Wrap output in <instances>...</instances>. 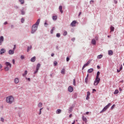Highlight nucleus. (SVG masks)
Instances as JSON below:
<instances>
[{
	"instance_id": "nucleus-1",
	"label": "nucleus",
	"mask_w": 124,
	"mask_h": 124,
	"mask_svg": "<svg viewBox=\"0 0 124 124\" xmlns=\"http://www.w3.org/2000/svg\"><path fill=\"white\" fill-rule=\"evenodd\" d=\"M39 23H40V18H39L37 20L36 22L32 26L31 33L33 34L34 33V32H35V31H37V29L38 28Z\"/></svg>"
},
{
	"instance_id": "nucleus-2",
	"label": "nucleus",
	"mask_w": 124,
	"mask_h": 124,
	"mask_svg": "<svg viewBox=\"0 0 124 124\" xmlns=\"http://www.w3.org/2000/svg\"><path fill=\"white\" fill-rule=\"evenodd\" d=\"M14 97L12 96H9L6 98V101L9 104H12L14 102Z\"/></svg>"
},
{
	"instance_id": "nucleus-3",
	"label": "nucleus",
	"mask_w": 124,
	"mask_h": 124,
	"mask_svg": "<svg viewBox=\"0 0 124 124\" xmlns=\"http://www.w3.org/2000/svg\"><path fill=\"white\" fill-rule=\"evenodd\" d=\"M5 64L6 65V66L4 67L5 71H9V69L11 68L12 65L11 64V63H10V62H5Z\"/></svg>"
},
{
	"instance_id": "nucleus-4",
	"label": "nucleus",
	"mask_w": 124,
	"mask_h": 124,
	"mask_svg": "<svg viewBox=\"0 0 124 124\" xmlns=\"http://www.w3.org/2000/svg\"><path fill=\"white\" fill-rule=\"evenodd\" d=\"M111 105V103H108L107 106H106L103 108V109L100 112V114H101L102 113H103V112H105V111H106L107 109H108V108H109L110 107V106Z\"/></svg>"
},
{
	"instance_id": "nucleus-5",
	"label": "nucleus",
	"mask_w": 124,
	"mask_h": 124,
	"mask_svg": "<svg viewBox=\"0 0 124 124\" xmlns=\"http://www.w3.org/2000/svg\"><path fill=\"white\" fill-rule=\"evenodd\" d=\"M40 66H41V64L39 63H38L36 65V69H35V71L34 72V74H36V73L38 72V71L39 70V68H40Z\"/></svg>"
},
{
	"instance_id": "nucleus-6",
	"label": "nucleus",
	"mask_w": 124,
	"mask_h": 124,
	"mask_svg": "<svg viewBox=\"0 0 124 124\" xmlns=\"http://www.w3.org/2000/svg\"><path fill=\"white\" fill-rule=\"evenodd\" d=\"M3 41H4V37H3V36H1L0 37V45H2Z\"/></svg>"
},
{
	"instance_id": "nucleus-7",
	"label": "nucleus",
	"mask_w": 124,
	"mask_h": 124,
	"mask_svg": "<svg viewBox=\"0 0 124 124\" xmlns=\"http://www.w3.org/2000/svg\"><path fill=\"white\" fill-rule=\"evenodd\" d=\"M90 62H91L90 61H88L83 66L82 68V70H84L85 67H86V66H88L89 64H90Z\"/></svg>"
},
{
	"instance_id": "nucleus-8",
	"label": "nucleus",
	"mask_w": 124,
	"mask_h": 124,
	"mask_svg": "<svg viewBox=\"0 0 124 124\" xmlns=\"http://www.w3.org/2000/svg\"><path fill=\"white\" fill-rule=\"evenodd\" d=\"M76 23H77V21L76 20L73 21L70 24L71 27H75Z\"/></svg>"
},
{
	"instance_id": "nucleus-9",
	"label": "nucleus",
	"mask_w": 124,
	"mask_h": 124,
	"mask_svg": "<svg viewBox=\"0 0 124 124\" xmlns=\"http://www.w3.org/2000/svg\"><path fill=\"white\" fill-rule=\"evenodd\" d=\"M68 91L69 92V93H72L73 92V87L72 86H69L68 88Z\"/></svg>"
},
{
	"instance_id": "nucleus-10",
	"label": "nucleus",
	"mask_w": 124,
	"mask_h": 124,
	"mask_svg": "<svg viewBox=\"0 0 124 124\" xmlns=\"http://www.w3.org/2000/svg\"><path fill=\"white\" fill-rule=\"evenodd\" d=\"M6 52V50L4 48H1L0 51V55H2V54H4Z\"/></svg>"
},
{
	"instance_id": "nucleus-11",
	"label": "nucleus",
	"mask_w": 124,
	"mask_h": 124,
	"mask_svg": "<svg viewBox=\"0 0 124 124\" xmlns=\"http://www.w3.org/2000/svg\"><path fill=\"white\" fill-rule=\"evenodd\" d=\"M20 11L21 12V15H25V14H26V13L25 12V8L22 7Z\"/></svg>"
},
{
	"instance_id": "nucleus-12",
	"label": "nucleus",
	"mask_w": 124,
	"mask_h": 124,
	"mask_svg": "<svg viewBox=\"0 0 124 124\" xmlns=\"http://www.w3.org/2000/svg\"><path fill=\"white\" fill-rule=\"evenodd\" d=\"M36 59V57L35 56L32 57L31 59V62H35Z\"/></svg>"
},
{
	"instance_id": "nucleus-13",
	"label": "nucleus",
	"mask_w": 124,
	"mask_h": 124,
	"mask_svg": "<svg viewBox=\"0 0 124 124\" xmlns=\"http://www.w3.org/2000/svg\"><path fill=\"white\" fill-rule=\"evenodd\" d=\"M82 121L83 122H85V124H87V122H88L87 118H86V117H85L84 116H82Z\"/></svg>"
},
{
	"instance_id": "nucleus-14",
	"label": "nucleus",
	"mask_w": 124,
	"mask_h": 124,
	"mask_svg": "<svg viewBox=\"0 0 124 124\" xmlns=\"http://www.w3.org/2000/svg\"><path fill=\"white\" fill-rule=\"evenodd\" d=\"M59 9L62 14L63 13V11H62V6H60L59 7Z\"/></svg>"
},
{
	"instance_id": "nucleus-15",
	"label": "nucleus",
	"mask_w": 124,
	"mask_h": 124,
	"mask_svg": "<svg viewBox=\"0 0 124 124\" xmlns=\"http://www.w3.org/2000/svg\"><path fill=\"white\" fill-rule=\"evenodd\" d=\"M91 43L93 45H95V44H96V41H95V39H93L91 42Z\"/></svg>"
},
{
	"instance_id": "nucleus-16",
	"label": "nucleus",
	"mask_w": 124,
	"mask_h": 124,
	"mask_svg": "<svg viewBox=\"0 0 124 124\" xmlns=\"http://www.w3.org/2000/svg\"><path fill=\"white\" fill-rule=\"evenodd\" d=\"M108 54L109 56H112L113 55V51L111 50H109L108 51Z\"/></svg>"
},
{
	"instance_id": "nucleus-17",
	"label": "nucleus",
	"mask_w": 124,
	"mask_h": 124,
	"mask_svg": "<svg viewBox=\"0 0 124 124\" xmlns=\"http://www.w3.org/2000/svg\"><path fill=\"white\" fill-rule=\"evenodd\" d=\"M32 48V46H28L27 47V52H29L30 50H31Z\"/></svg>"
},
{
	"instance_id": "nucleus-18",
	"label": "nucleus",
	"mask_w": 124,
	"mask_h": 124,
	"mask_svg": "<svg viewBox=\"0 0 124 124\" xmlns=\"http://www.w3.org/2000/svg\"><path fill=\"white\" fill-rule=\"evenodd\" d=\"M9 55H13L14 54V50H9Z\"/></svg>"
},
{
	"instance_id": "nucleus-19",
	"label": "nucleus",
	"mask_w": 124,
	"mask_h": 124,
	"mask_svg": "<svg viewBox=\"0 0 124 124\" xmlns=\"http://www.w3.org/2000/svg\"><path fill=\"white\" fill-rule=\"evenodd\" d=\"M93 71V68H90L88 70L87 72L88 73H92Z\"/></svg>"
},
{
	"instance_id": "nucleus-20",
	"label": "nucleus",
	"mask_w": 124,
	"mask_h": 124,
	"mask_svg": "<svg viewBox=\"0 0 124 124\" xmlns=\"http://www.w3.org/2000/svg\"><path fill=\"white\" fill-rule=\"evenodd\" d=\"M123 69V65H121L120 67V68L119 69H117V73H119V72H121V71Z\"/></svg>"
},
{
	"instance_id": "nucleus-21",
	"label": "nucleus",
	"mask_w": 124,
	"mask_h": 124,
	"mask_svg": "<svg viewBox=\"0 0 124 124\" xmlns=\"http://www.w3.org/2000/svg\"><path fill=\"white\" fill-rule=\"evenodd\" d=\"M15 84H18L19 83V78H16L15 79Z\"/></svg>"
},
{
	"instance_id": "nucleus-22",
	"label": "nucleus",
	"mask_w": 124,
	"mask_h": 124,
	"mask_svg": "<svg viewBox=\"0 0 124 124\" xmlns=\"http://www.w3.org/2000/svg\"><path fill=\"white\" fill-rule=\"evenodd\" d=\"M95 81L96 82H100V78L96 77L95 78Z\"/></svg>"
},
{
	"instance_id": "nucleus-23",
	"label": "nucleus",
	"mask_w": 124,
	"mask_h": 124,
	"mask_svg": "<svg viewBox=\"0 0 124 124\" xmlns=\"http://www.w3.org/2000/svg\"><path fill=\"white\" fill-rule=\"evenodd\" d=\"M61 74H65V69L64 68L62 69L61 72Z\"/></svg>"
},
{
	"instance_id": "nucleus-24",
	"label": "nucleus",
	"mask_w": 124,
	"mask_h": 124,
	"mask_svg": "<svg viewBox=\"0 0 124 124\" xmlns=\"http://www.w3.org/2000/svg\"><path fill=\"white\" fill-rule=\"evenodd\" d=\"M62 113V110L61 109H58L56 111V114H61Z\"/></svg>"
},
{
	"instance_id": "nucleus-25",
	"label": "nucleus",
	"mask_w": 124,
	"mask_h": 124,
	"mask_svg": "<svg viewBox=\"0 0 124 124\" xmlns=\"http://www.w3.org/2000/svg\"><path fill=\"white\" fill-rule=\"evenodd\" d=\"M98 84H99V82L94 81V83H93L94 86H97L98 85Z\"/></svg>"
},
{
	"instance_id": "nucleus-26",
	"label": "nucleus",
	"mask_w": 124,
	"mask_h": 124,
	"mask_svg": "<svg viewBox=\"0 0 124 124\" xmlns=\"http://www.w3.org/2000/svg\"><path fill=\"white\" fill-rule=\"evenodd\" d=\"M27 74H28V71L26 70V71H25L24 73L22 74V76L23 77H25V76H26V75H27Z\"/></svg>"
},
{
	"instance_id": "nucleus-27",
	"label": "nucleus",
	"mask_w": 124,
	"mask_h": 124,
	"mask_svg": "<svg viewBox=\"0 0 124 124\" xmlns=\"http://www.w3.org/2000/svg\"><path fill=\"white\" fill-rule=\"evenodd\" d=\"M18 1L20 2V4H24L25 3V1L24 0H18Z\"/></svg>"
},
{
	"instance_id": "nucleus-28",
	"label": "nucleus",
	"mask_w": 124,
	"mask_h": 124,
	"mask_svg": "<svg viewBox=\"0 0 124 124\" xmlns=\"http://www.w3.org/2000/svg\"><path fill=\"white\" fill-rule=\"evenodd\" d=\"M72 109H73V107H71L69 108L68 113H71V112H72Z\"/></svg>"
},
{
	"instance_id": "nucleus-29",
	"label": "nucleus",
	"mask_w": 124,
	"mask_h": 124,
	"mask_svg": "<svg viewBox=\"0 0 124 124\" xmlns=\"http://www.w3.org/2000/svg\"><path fill=\"white\" fill-rule=\"evenodd\" d=\"M73 98H77V93H74L73 95Z\"/></svg>"
},
{
	"instance_id": "nucleus-30",
	"label": "nucleus",
	"mask_w": 124,
	"mask_h": 124,
	"mask_svg": "<svg viewBox=\"0 0 124 124\" xmlns=\"http://www.w3.org/2000/svg\"><path fill=\"white\" fill-rule=\"evenodd\" d=\"M52 19L53 20V21H56L57 20V16H53Z\"/></svg>"
},
{
	"instance_id": "nucleus-31",
	"label": "nucleus",
	"mask_w": 124,
	"mask_h": 124,
	"mask_svg": "<svg viewBox=\"0 0 124 124\" xmlns=\"http://www.w3.org/2000/svg\"><path fill=\"white\" fill-rule=\"evenodd\" d=\"M42 105H43V104L42 103L40 102L38 104V107L39 108H41V107H42Z\"/></svg>"
},
{
	"instance_id": "nucleus-32",
	"label": "nucleus",
	"mask_w": 124,
	"mask_h": 124,
	"mask_svg": "<svg viewBox=\"0 0 124 124\" xmlns=\"http://www.w3.org/2000/svg\"><path fill=\"white\" fill-rule=\"evenodd\" d=\"M110 31H115V28L113 26L110 27Z\"/></svg>"
},
{
	"instance_id": "nucleus-33",
	"label": "nucleus",
	"mask_w": 124,
	"mask_h": 124,
	"mask_svg": "<svg viewBox=\"0 0 124 124\" xmlns=\"http://www.w3.org/2000/svg\"><path fill=\"white\" fill-rule=\"evenodd\" d=\"M119 93V90L117 89L115 90L114 92V94H118V93Z\"/></svg>"
},
{
	"instance_id": "nucleus-34",
	"label": "nucleus",
	"mask_w": 124,
	"mask_h": 124,
	"mask_svg": "<svg viewBox=\"0 0 124 124\" xmlns=\"http://www.w3.org/2000/svg\"><path fill=\"white\" fill-rule=\"evenodd\" d=\"M54 31H55V27H53L52 30H51V31H50L51 34H53V32Z\"/></svg>"
},
{
	"instance_id": "nucleus-35",
	"label": "nucleus",
	"mask_w": 124,
	"mask_h": 124,
	"mask_svg": "<svg viewBox=\"0 0 124 124\" xmlns=\"http://www.w3.org/2000/svg\"><path fill=\"white\" fill-rule=\"evenodd\" d=\"M100 74V72L98 71L96 74V77L99 78V75Z\"/></svg>"
},
{
	"instance_id": "nucleus-36",
	"label": "nucleus",
	"mask_w": 124,
	"mask_h": 124,
	"mask_svg": "<svg viewBox=\"0 0 124 124\" xmlns=\"http://www.w3.org/2000/svg\"><path fill=\"white\" fill-rule=\"evenodd\" d=\"M67 35V31H64L63 33V35L64 36H65V35Z\"/></svg>"
},
{
	"instance_id": "nucleus-37",
	"label": "nucleus",
	"mask_w": 124,
	"mask_h": 124,
	"mask_svg": "<svg viewBox=\"0 0 124 124\" xmlns=\"http://www.w3.org/2000/svg\"><path fill=\"white\" fill-rule=\"evenodd\" d=\"M53 63L54 66H57L58 65V62H57V61H54Z\"/></svg>"
},
{
	"instance_id": "nucleus-38",
	"label": "nucleus",
	"mask_w": 124,
	"mask_h": 124,
	"mask_svg": "<svg viewBox=\"0 0 124 124\" xmlns=\"http://www.w3.org/2000/svg\"><path fill=\"white\" fill-rule=\"evenodd\" d=\"M56 37H58V38L61 37V33H57L56 34Z\"/></svg>"
},
{
	"instance_id": "nucleus-39",
	"label": "nucleus",
	"mask_w": 124,
	"mask_h": 124,
	"mask_svg": "<svg viewBox=\"0 0 124 124\" xmlns=\"http://www.w3.org/2000/svg\"><path fill=\"white\" fill-rule=\"evenodd\" d=\"M103 57V55H99L97 56V59H101Z\"/></svg>"
},
{
	"instance_id": "nucleus-40",
	"label": "nucleus",
	"mask_w": 124,
	"mask_h": 124,
	"mask_svg": "<svg viewBox=\"0 0 124 124\" xmlns=\"http://www.w3.org/2000/svg\"><path fill=\"white\" fill-rule=\"evenodd\" d=\"M44 25H45V27H47V26H48V24L47 23V20H45Z\"/></svg>"
},
{
	"instance_id": "nucleus-41",
	"label": "nucleus",
	"mask_w": 124,
	"mask_h": 124,
	"mask_svg": "<svg viewBox=\"0 0 124 124\" xmlns=\"http://www.w3.org/2000/svg\"><path fill=\"white\" fill-rule=\"evenodd\" d=\"M88 78H85V82L86 83V84H88Z\"/></svg>"
},
{
	"instance_id": "nucleus-42",
	"label": "nucleus",
	"mask_w": 124,
	"mask_h": 124,
	"mask_svg": "<svg viewBox=\"0 0 124 124\" xmlns=\"http://www.w3.org/2000/svg\"><path fill=\"white\" fill-rule=\"evenodd\" d=\"M21 23H24V22H25V18H24V17H22L21 19Z\"/></svg>"
},
{
	"instance_id": "nucleus-43",
	"label": "nucleus",
	"mask_w": 124,
	"mask_h": 124,
	"mask_svg": "<svg viewBox=\"0 0 124 124\" xmlns=\"http://www.w3.org/2000/svg\"><path fill=\"white\" fill-rule=\"evenodd\" d=\"M73 85L74 86H76V81H75V79L73 80Z\"/></svg>"
},
{
	"instance_id": "nucleus-44",
	"label": "nucleus",
	"mask_w": 124,
	"mask_h": 124,
	"mask_svg": "<svg viewBox=\"0 0 124 124\" xmlns=\"http://www.w3.org/2000/svg\"><path fill=\"white\" fill-rule=\"evenodd\" d=\"M115 106V104H113V105L111 106L110 109H111V110H113V109H114Z\"/></svg>"
},
{
	"instance_id": "nucleus-45",
	"label": "nucleus",
	"mask_w": 124,
	"mask_h": 124,
	"mask_svg": "<svg viewBox=\"0 0 124 124\" xmlns=\"http://www.w3.org/2000/svg\"><path fill=\"white\" fill-rule=\"evenodd\" d=\"M15 50H16V45H14V47H13V50H14V51H15Z\"/></svg>"
},
{
	"instance_id": "nucleus-46",
	"label": "nucleus",
	"mask_w": 124,
	"mask_h": 124,
	"mask_svg": "<svg viewBox=\"0 0 124 124\" xmlns=\"http://www.w3.org/2000/svg\"><path fill=\"white\" fill-rule=\"evenodd\" d=\"M43 109V108H41L39 110V115H41V110H42Z\"/></svg>"
},
{
	"instance_id": "nucleus-47",
	"label": "nucleus",
	"mask_w": 124,
	"mask_h": 124,
	"mask_svg": "<svg viewBox=\"0 0 124 124\" xmlns=\"http://www.w3.org/2000/svg\"><path fill=\"white\" fill-rule=\"evenodd\" d=\"M90 95H91V93L89 91H88V92H87V96H90Z\"/></svg>"
},
{
	"instance_id": "nucleus-48",
	"label": "nucleus",
	"mask_w": 124,
	"mask_h": 124,
	"mask_svg": "<svg viewBox=\"0 0 124 124\" xmlns=\"http://www.w3.org/2000/svg\"><path fill=\"white\" fill-rule=\"evenodd\" d=\"M14 8H15L16 9H19V6H18L17 5H15V6H14Z\"/></svg>"
},
{
	"instance_id": "nucleus-49",
	"label": "nucleus",
	"mask_w": 124,
	"mask_h": 124,
	"mask_svg": "<svg viewBox=\"0 0 124 124\" xmlns=\"http://www.w3.org/2000/svg\"><path fill=\"white\" fill-rule=\"evenodd\" d=\"M20 58L21 60H24V59H25V57L23 55H21L20 56Z\"/></svg>"
},
{
	"instance_id": "nucleus-50",
	"label": "nucleus",
	"mask_w": 124,
	"mask_h": 124,
	"mask_svg": "<svg viewBox=\"0 0 124 124\" xmlns=\"http://www.w3.org/2000/svg\"><path fill=\"white\" fill-rule=\"evenodd\" d=\"M0 120L1 122H2L3 123H4V119L3 118L1 117Z\"/></svg>"
},
{
	"instance_id": "nucleus-51",
	"label": "nucleus",
	"mask_w": 124,
	"mask_h": 124,
	"mask_svg": "<svg viewBox=\"0 0 124 124\" xmlns=\"http://www.w3.org/2000/svg\"><path fill=\"white\" fill-rule=\"evenodd\" d=\"M70 60V59L69 58V57L66 58V62H69Z\"/></svg>"
},
{
	"instance_id": "nucleus-52",
	"label": "nucleus",
	"mask_w": 124,
	"mask_h": 124,
	"mask_svg": "<svg viewBox=\"0 0 124 124\" xmlns=\"http://www.w3.org/2000/svg\"><path fill=\"white\" fill-rule=\"evenodd\" d=\"M90 4H92V3H93V0H91L90 1Z\"/></svg>"
},
{
	"instance_id": "nucleus-53",
	"label": "nucleus",
	"mask_w": 124,
	"mask_h": 124,
	"mask_svg": "<svg viewBox=\"0 0 124 124\" xmlns=\"http://www.w3.org/2000/svg\"><path fill=\"white\" fill-rule=\"evenodd\" d=\"M114 2L115 4H117V3H118V1L116 0H114Z\"/></svg>"
},
{
	"instance_id": "nucleus-54",
	"label": "nucleus",
	"mask_w": 124,
	"mask_h": 124,
	"mask_svg": "<svg viewBox=\"0 0 124 124\" xmlns=\"http://www.w3.org/2000/svg\"><path fill=\"white\" fill-rule=\"evenodd\" d=\"M71 40H72L73 42H74V41H75V38H72V39H71Z\"/></svg>"
},
{
	"instance_id": "nucleus-55",
	"label": "nucleus",
	"mask_w": 124,
	"mask_h": 124,
	"mask_svg": "<svg viewBox=\"0 0 124 124\" xmlns=\"http://www.w3.org/2000/svg\"><path fill=\"white\" fill-rule=\"evenodd\" d=\"M54 56H55V53H52L51 54V57H54Z\"/></svg>"
},
{
	"instance_id": "nucleus-56",
	"label": "nucleus",
	"mask_w": 124,
	"mask_h": 124,
	"mask_svg": "<svg viewBox=\"0 0 124 124\" xmlns=\"http://www.w3.org/2000/svg\"><path fill=\"white\" fill-rule=\"evenodd\" d=\"M13 64H15V60L14 59L12 61Z\"/></svg>"
},
{
	"instance_id": "nucleus-57",
	"label": "nucleus",
	"mask_w": 124,
	"mask_h": 124,
	"mask_svg": "<svg viewBox=\"0 0 124 124\" xmlns=\"http://www.w3.org/2000/svg\"><path fill=\"white\" fill-rule=\"evenodd\" d=\"M89 98V96H86V100H88Z\"/></svg>"
},
{
	"instance_id": "nucleus-58",
	"label": "nucleus",
	"mask_w": 124,
	"mask_h": 124,
	"mask_svg": "<svg viewBox=\"0 0 124 124\" xmlns=\"http://www.w3.org/2000/svg\"><path fill=\"white\" fill-rule=\"evenodd\" d=\"M119 91L120 92H122L123 91V89L122 88H121V87L119 88Z\"/></svg>"
},
{
	"instance_id": "nucleus-59",
	"label": "nucleus",
	"mask_w": 124,
	"mask_h": 124,
	"mask_svg": "<svg viewBox=\"0 0 124 124\" xmlns=\"http://www.w3.org/2000/svg\"><path fill=\"white\" fill-rule=\"evenodd\" d=\"M2 68V65L0 63V69H1Z\"/></svg>"
},
{
	"instance_id": "nucleus-60",
	"label": "nucleus",
	"mask_w": 124,
	"mask_h": 124,
	"mask_svg": "<svg viewBox=\"0 0 124 124\" xmlns=\"http://www.w3.org/2000/svg\"><path fill=\"white\" fill-rule=\"evenodd\" d=\"M11 29H14V25H12L11 26Z\"/></svg>"
},
{
	"instance_id": "nucleus-61",
	"label": "nucleus",
	"mask_w": 124,
	"mask_h": 124,
	"mask_svg": "<svg viewBox=\"0 0 124 124\" xmlns=\"http://www.w3.org/2000/svg\"><path fill=\"white\" fill-rule=\"evenodd\" d=\"M3 25H7V21H5Z\"/></svg>"
},
{
	"instance_id": "nucleus-62",
	"label": "nucleus",
	"mask_w": 124,
	"mask_h": 124,
	"mask_svg": "<svg viewBox=\"0 0 124 124\" xmlns=\"http://www.w3.org/2000/svg\"><path fill=\"white\" fill-rule=\"evenodd\" d=\"M97 68L98 69H99L100 68V66L99 65H97Z\"/></svg>"
},
{
	"instance_id": "nucleus-63",
	"label": "nucleus",
	"mask_w": 124,
	"mask_h": 124,
	"mask_svg": "<svg viewBox=\"0 0 124 124\" xmlns=\"http://www.w3.org/2000/svg\"><path fill=\"white\" fill-rule=\"evenodd\" d=\"M95 39H96V40H97L98 39V37L95 36Z\"/></svg>"
},
{
	"instance_id": "nucleus-64",
	"label": "nucleus",
	"mask_w": 124,
	"mask_h": 124,
	"mask_svg": "<svg viewBox=\"0 0 124 124\" xmlns=\"http://www.w3.org/2000/svg\"><path fill=\"white\" fill-rule=\"evenodd\" d=\"M56 49V50H59V46H57Z\"/></svg>"
}]
</instances>
